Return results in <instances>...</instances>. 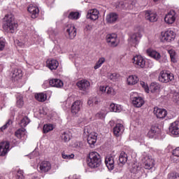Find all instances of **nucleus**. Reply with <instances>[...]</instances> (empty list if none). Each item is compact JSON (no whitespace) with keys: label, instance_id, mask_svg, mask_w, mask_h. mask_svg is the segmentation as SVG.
Instances as JSON below:
<instances>
[{"label":"nucleus","instance_id":"5701e85b","mask_svg":"<svg viewBox=\"0 0 179 179\" xmlns=\"http://www.w3.org/2000/svg\"><path fill=\"white\" fill-rule=\"evenodd\" d=\"M106 20L107 23L113 24L118 20V15L115 13H110L106 15Z\"/></svg>","mask_w":179,"mask_h":179},{"label":"nucleus","instance_id":"393cba45","mask_svg":"<svg viewBox=\"0 0 179 179\" xmlns=\"http://www.w3.org/2000/svg\"><path fill=\"white\" fill-rule=\"evenodd\" d=\"M23 76V73H22V70L19 69H15L11 72V78L13 80H19Z\"/></svg>","mask_w":179,"mask_h":179},{"label":"nucleus","instance_id":"473e14b6","mask_svg":"<svg viewBox=\"0 0 179 179\" xmlns=\"http://www.w3.org/2000/svg\"><path fill=\"white\" fill-rule=\"evenodd\" d=\"M61 138L64 142H69L72 138V134L69 131H64L62 134Z\"/></svg>","mask_w":179,"mask_h":179},{"label":"nucleus","instance_id":"8fccbe9b","mask_svg":"<svg viewBox=\"0 0 179 179\" xmlns=\"http://www.w3.org/2000/svg\"><path fill=\"white\" fill-rule=\"evenodd\" d=\"M169 179H179L178 173H171L168 175Z\"/></svg>","mask_w":179,"mask_h":179},{"label":"nucleus","instance_id":"b1692460","mask_svg":"<svg viewBox=\"0 0 179 179\" xmlns=\"http://www.w3.org/2000/svg\"><path fill=\"white\" fill-rule=\"evenodd\" d=\"M105 164L108 170H114V157L107 156L105 159Z\"/></svg>","mask_w":179,"mask_h":179},{"label":"nucleus","instance_id":"a18cd8bd","mask_svg":"<svg viewBox=\"0 0 179 179\" xmlns=\"http://www.w3.org/2000/svg\"><path fill=\"white\" fill-rule=\"evenodd\" d=\"M168 52L171 57V61L172 62H177V59H176V52L173 50H170Z\"/></svg>","mask_w":179,"mask_h":179},{"label":"nucleus","instance_id":"052dcab7","mask_svg":"<svg viewBox=\"0 0 179 179\" xmlns=\"http://www.w3.org/2000/svg\"><path fill=\"white\" fill-rule=\"evenodd\" d=\"M99 90H100V92H101L102 93H106V92H107V87L101 86V87H99Z\"/></svg>","mask_w":179,"mask_h":179},{"label":"nucleus","instance_id":"f3484780","mask_svg":"<svg viewBox=\"0 0 179 179\" xmlns=\"http://www.w3.org/2000/svg\"><path fill=\"white\" fill-rule=\"evenodd\" d=\"M124 131H125V127H124V125L120 123H117L113 128V134L115 136H117V138L124 134Z\"/></svg>","mask_w":179,"mask_h":179},{"label":"nucleus","instance_id":"2eb2a0df","mask_svg":"<svg viewBox=\"0 0 179 179\" xmlns=\"http://www.w3.org/2000/svg\"><path fill=\"white\" fill-rule=\"evenodd\" d=\"M46 66L50 69V71H56L58 66H59V63L57 59H48L46 61Z\"/></svg>","mask_w":179,"mask_h":179},{"label":"nucleus","instance_id":"7ed1b4c3","mask_svg":"<svg viewBox=\"0 0 179 179\" xmlns=\"http://www.w3.org/2000/svg\"><path fill=\"white\" fill-rule=\"evenodd\" d=\"M158 79L162 83H169L174 79V74L170 73V71H162Z\"/></svg>","mask_w":179,"mask_h":179},{"label":"nucleus","instance_id":"2f4dec72","mask_svg":"<svg viewBox=\"0 0 179 179\" xmlns=\"http://www.w3.org/2000/svg\"><path fill=\"white\" fill-rule=\"evenodd\" d=\"M119 162L120 164H125L128 162V155L125 152L122 151L119 156Z\"/></svg>","mask_w":179,"mask_h":179},{"label":"nucleus","instance_id":"4be33fe9","mask_svg":"<svg viewBox=\"0 0 179 179\" xmlns=\"http://www.w3.org/2000/svg\"><path fill=\"white\" fill-rule=\"evenodd\" d=\"M80 107H82V102L80 101H76L71 106V113L73 115H76L80 111Z\"/></svg>","mask_w":179,"mask_h":179},{"label":"nucleus","instance_id":"c85d7f7f","mask_svg":"<svg viewBox=\"0 0 179 179\" xmlns=\"http://www.w3.org/2000/svg\"><path fill=\"white\" fill-rule=\"evenodd\" d=\"M138 81H139V79L138 78V76H129L127 80V85H129L130 86L136 85Z\"/></svg>","mask_w":179,"mask_h":179},{"label":"nucleus","instance_id":"e2e57ef3","mask_svg":"<svg viewBox=\"0 0 179 179\" xmlns=\"http://www.w3.org/2000/svg\"><path fill=\"white\" fill-rule=\"evenodd\" d=\"M87 103L90 105V106H94V98L93 99H89L88 101H87Z\"/></svg>","mask_w":179,"mask_h":179},{"label":"nucleus","instance_id":"864d4df0","mask_svg":"<svg viewBox=\"0 0 179 179\" xmlns=\"http://www.w3.org/2000/svg\"><path fill=\"white\" fill-rule=\"evenodd\" d=\"M173 100L176 104H179V93L176 92L173 94Z\"/></svg>","mask_w":179,"mask_h":179},{"label":"nucleus","instance_id":"c756f323","mask_svg":"<svg viewBox=\"0 0 179 179\" xmlns=\"http://www.w3.org/2000/svg\"><path fill=\"white\" fill-rule=\"evenodd\" d=\"M151 93H159L160 92V84L157 83H152L150 85Z\"/></svg>","mask_w":179,"mask_h":179},{"label":"nucleus","instance_id":"6ab92c4d","mask_svg":"<svg viewBox=\"0 0 179 179\" xmlns=\"http://www.w3.org/2000/svg\"><path fill=\"white\" fill-rule=\"evenodd\" d=\"M28 12L31 14V17H32V19H36V17L38 16V13H40V10L38 9V7L30 4L28 7Z\"/></svg>","mask_w":179,"mask_h":179},{"label":"nucleus","instance_id":"aec40b11","mask_svg":"<svg viewBox=\"0 0 179 179\" xmlns=\"http://www.w3.org/2000/svg\"><path fill=\"white\" fill-rule=\"evenodd\" d=\"M154 114L156 115L157 118H166L167 116V110L155 107L154 108Z\"/></svg>","mask_w":179,"mask_h":179},{"label":"nucleus","instance_id":"0eeeda50","mask_svg":"<svg viewBox=\"0 0 179 179\" xmlns=\"http://www.w3.org/2000/svg\"><path fill=\"white\" fill-rule=\"evenodd\" d=\"M132 61L136 68L143 69L146 66V60L141 55L134 56Z\"/></svg>","mask_w":179,"mask_h":179},{"label":"nucleus","instance_id":"9b49d317","mask_svg":"<svg viewBox=\"0 0 179 179\" xmlns=\"http://www.w3.org/2000/svg\"><path fill=\"white\" fill-rule=\"evenodd\" d=\"M141 34L137 32L132 34L128 38V43L130 45H137L139 43V38H141Z\"/></svg>","mask_w":179,"mask_h":179},{"label":"nucleus","instance_id":"c9c22d12","mask_svg":"<svg viewBox=\"0 0 179 179\" xmlns=\"http://www.w3.org/2000/svg\"><path fill=\"white\" fill-rule=\"evenodd\" d=\"M157 129H159L157 126H152L150 131L148 133V136H149V138H153V136L156 135Z\"/></svg>","mask_w":179,"mask_h":179},{"label":"nucleus","instance_id":"e433bc0d","mask_svg":"<svg viewBox=\"0 0 179 179\" xmlns=\"http://www.w3.org/2000/svg\"><path fill=\"white\" fill-rule=\"evenodd\" d=\"M80 16L79 12H71L68 16L69 19L71 20H78Z\"/></svg>","mask_w":179,"mask_h":179},{"label":"nucleus","instance_id":"6e6552de","mask_svg":"<svg viewBox=\"0 0 179 179\" xmlns=\"http://www.w3.org/2000/svg\"><path fill=\"white\" fill-rule=\"evenodd\" d=\"M176 38V35L173 31H166L162 33L161 40L162 41H173Z\"/></svg>","mask_w":179,"mask_h":179},{"label":"nucleus","instance_id":"09e8293b","mask_svg":"<svg viewBox=\"0 0 179 179\" xmlns=\"http://www.w3.org/2000/svg\"><path fill=\"white\" fill-rule=\"evenodd\" d=\"M107 76L110 80H115L118 78V74L117 73H108Z\"/></svg>","mask_w":179,"mask_h":179},{"label":"nucleus","instance_id":"f704fd0d","mask_svg":"<svg viewBox=\"0 0 179 179\" xmlns=\"http://www.w3.org/2000/svg\"><path fill=\"white\" fill-rule=\"evenodd\" d=\"M110 110L113 113H121V110L122 109L121 108V106L115 103H111L110 105Z\"/></svg>","mask_w":179,"mask_h":179},{"label":"nucleus","instance_id":"72a5a7b5","mask_svg":"<svg viewBox=\"0 0 179 179\" xmlns=\"http://www.w3.org/2000/svg\"><path fill=\"white\" fill-rule=\"evenodd\" d=\"M35 99L38 101H41V103H43L47 100V94H45L44 93L36 94Z\"/></svg>","mask_w":179,"mask_h":179},{"label":"nucleus","instance_id":"6e6d98bb","mask_svg":"<svg viewBox=\"0 0 179 179\" xmlns=\"http://www.w3.org/2000/svg\"><path fill=\"white\" fill-rule=\"evenodd\" d=\"M5 49V39L0 38V51H3Z\"/></svg>","mask_w":179,"mask_h":179},{"label":"nucleus","instance_id":"39448f33","mask_svg":"<svg viewBox=\"0 0 179 179\" xmlns=\"http://www.w3.org/2000/svg\"><path fill=\"white\" fill-rule=\"evenodd\" d=\"M106 43L109 47L115 48V47H118L120 44V40H118V36L115 34H109L106 36Z\"/></svg>","mask_w":179,"mask_h":179},{"label":"nucleus","instance_id":"c03bdc74","mask_svg":"<svg viewBox=\"0 0 179 179\" xmlns=\"http://www.w3.org/2000/svg\"><path fill=\"white\" fill-rule=\"evenodd\" d=\"M115 90L114 88L110 87V86H106V94H109V96H115Z\"/></svg>","mask_w":179,"mask_h":179},{"label":"nucleus","instance_id":"1a4fd4ad","mask_svg":"<svg viewBox=\"0 0 179 179\" xmlns=\"http://www.w3.org/2000/svg\"><path fill=\"white\" fill-rule=\"evenodd\" d=\"M176 11L171 10L165 15L164 22L167 24H173L176 22Z\"/></svg>","mask_w":179,"mask_h":179},{"label":"nucleus","instance_id":"f03ea898","mask_svg":"<svg viewBox=\"0 0 179 179\" xmlns=\"http://www.w3.org/2000/svg\"><path fill=\"white\" fill-rule=\"evenodd\" d=\"M87 163L91 169H97L101 164V157L97 152H91L87 157Z\"/></svg>","mask_w":179,"mask_h":179},{"label":"nucleus","instance_id":"13d9d810","mask_svg":"<svg viewBox=\"0 0 179 179\" xmlns=\"http://www.w3.org/2000/svg\"><path fill=\"white\" fill-rule=\"evenodd\" d=\"M173 156H176V157H179V147L176 148L173 151Z\"/></svg>","mask_w":179,"mask_h":179},{"label":"nucleus","instance_id":"680f3d73","mask_svg":"<svg viewBox=\"0 0 179 179\" xmlns=\"http://www.w3.org/2000/svg\"><path fill=\"white\" fill-rule=\"evenodd\" d=\"M85 29H86V30H88L90 31L93 30V25L87 24V25H86Z\"/></svg>","mask_w":179,"mask_h":179},{"label":"nucleus","instance_id":"338daca9","mask_svg":"<svg viewBox=\"0 0 179 179\" xmlns=\"http://www.w3.org/2000/svg\"><path fill=\"white\" fill-rule=\"evenodd\" d=\"M0 179H2V176H0Z\"/></svg>","mask_w":179,"mask_h":179},{"label":"nucleus","instance_id":"58836bf2","mask_svg":"<svg viewBox=\"0 0 179 179\" xmlns=\"http://www.w3.org/2000/svg\"><path fill=\"white\" fill-rule=\"evenodd\" d=\"M71 146L78 149V150H80L83 149V143L82 141H74L72 143Z\"/></svg>","mask_w":179,"mask_h":179},{"label":"nucleus","instance_id":"49530a36","mask_svg":"<svg viewBox=\"0 0 179 179\" xmlns=\"http://www.w3.org/2000/svg\"><path fill=\"white\" fill-rule=\"evenodd\" d=\"M62 159H66V160H71V159H73V157H75V155L66 154L65 152H63L62 153Z\"/></svg>","mask_w":179,"mask_h":179},{"label":"nucleus","instance_id":"4d7b16f0","mask_svg":"<svg viewBox=\"0 0 179 179\" xmlns=\"http://www.w3.org/2000/svg\"><path fill=\"white\" fill-rule=\"evenodd\" d=\"M17 178L18 179H24V176L23 175L22 170H18L17 173Z\"/></svg>","mask_w":179,"mask_h":179},{"label":"nucleus","instance_id":"a211bd4d","mask_svg":"<svg viewBox=\"0 0 179 179\" xmlns=\"http://www.w3.org/2000/svg\"><path fill=\"white\" fill-rule=\"evenodd\" d=\"M99 12L97 9L94 8L89 10L87 13V19H90V20H97L99 19Z\"/></svg>","mask_w":179,"mask_h":179},{"label":"nucleus","instance_id":"bf43d9fd","mask_svg":"<svg viewBox=\"0 0 179 179\" xmlns=\"http://www.w3.org/2000/svg\"><path fill=\"white\" fill-rule=\"evenodd\" d=\"M16 44L18 45V47H21L22 48H24V43H23L20 41H16Z\"/></svg>","mask_w":179,"mask_h":179},{"label":"nucleus","instance_id":"f257e3e1","mask_svg":"<svg viewBox=\"0 0 179 179\" xmlns=\"http://www.w3.org/2000/svg\"><path fill=\"white\" fill-rule=\"evenodd\" d=\"M4 24L3 26L4 30L8 33H15V30L17 29V23L15 22V17L12 14L6 15L3 17Z\"/></svg>","mask_w":179,"mask_h":179},{"label":"nucleus","instance_id":"3c124183","mask_svg":"<svg viewBox=\"0 0 179 179\" xmlns=\"http://www.w3.org/2000/svg\"><path fill=\"white\" fill-rule=\"evenodd\" d=\"M11 124H12V120H9L3 126H2L0 128V131H1V132H3V131H5V129H6L8 127H9V125H11Z\"/></svg>","mask_w":179,"mask_h":179},{"label":"nucleus","instance_id":"a19ab883","mask_svg":"<svg viewBox=\"0 0 179 179\" xmlns=\"http://www.w3.org/2000/svg\"><path fill=\"white\" fill-rule=\"evenodd\" d=\"M28 124H30V119L25 116L21 120L20 125L22 128H24V127H27Z\"/></svg>","mask_w":179,"mask_h":179},{"label":"nucleus","instance_id":"f8f14e48","mask_svg":"<svg viewBox=\"0 0 179 179\" xmlns=\"http://www.w3.org/2000/svg\"><path fill=\"white\" fill-rule=\"evenodd\" d=\"M78 89L82 90L83 92H86L89 90V88L90 87V82H89L87 80H81L77 82L76 83Z\"/></svg>","mask_w":179,"mask_h":179},{"label":"nucleus","instance_id":"ddd939ff","mask_svg":"<svg viewBox=\"0 0 179 179\" xmlns=\"http://www.w3.org/2000/svg\"><path fill=\"white\" fill-rule=\"evenodd\" d=\"M10 144L8 141H3L0 143V156H6L9 152Z\"/></svg>","mask_w":179,"mask_h":179},{"label":"nucleus","instance_id":"603ef678","mask_svg":"<svg viewBox=\"0 0 179 179\" xmlns=\"http://www.w3.org/2000/svg\"><path fill=\"white\" fill-rule=\"evenodd\" d=\"M140 85L142 87L144 88L145 91L147 92V93L149 92V87L148 86L147 83L143 81H140Z\"/></svg>","mask_w":179,"mask_h":179},{"label":"nucleus","instance_id":"37998d69","mask_svg":"<svg viewBox=\"0 0 179 179\" xmlns=\"http://www.w3.org/2000/svg\"><path fill=\"white\" fill-rule=\"evenodd\" d=\"M24 128L19 129L15 132V136L18 138V139H21L22 136L24 134Z\"/></svg>","mask_w":179,"mask_h":179},{"label":"nucleus","instance_id":"bb28decb","mask_svg":"<svg viewBox=\"0 0 179 179\" xmlns=\"http://www.w3.org/2000/svg\"><path fill=\"white\" fill-rule=\"evenodd\" d=\"M147 54L149 55V57L154 58V59H156L157 61H159V59L162 57L160 53L153 49H148Z\"/></svg>","mask_w":179,"mask_h":179},{"label":"nucleus","instance_id":"69168bd1","mask_svg":"<svg viewBox=\"0 0 179 179\" xmlns=\"http://www.w3.org/2000/svg\"><path fill=\"white\" fill-rule=\"evenodd\" d=\"M154 1V2H158V1H159V0H153Z\"/></svg>","mask_w":179,"mask_h":179},{"label":"nucleus","instance_id":"ea45409f","mask_svg":"<svg viewBox=\"0 0 179 179\" xmlns=\"http://www.w3.org/2000/svg\"><path fill=\"white\" fill-rule=\"evenodd\" d=\"M104 62H106V58H99V60L96 62L95 66H94V69H99V68H101V65H103Z\"/></svg>","mask_w":179,"mask_h":179},{"label":"nucleus","instance_id":"20e7f679","mask_svg":"<svg viewBox=\"0 0 179 179\" xmlns=\"http://www.w3.org/2000/svg\"><path fill=\"white\" fill-rule=\"evenodd\" d=\"M142 162L145 170H151V169L155 167V159L152 158V156L148 155L146 154L143 155Z\"/></svg>","mask_w":179,"mask_h":179},{"label":"nucleus","instance_id":"dca6fc26","mask_svg":"<svg viewBox=\"0 0 179 179\" xmlns=\"http://www.w3.org/2000/svg\"><path fill=\"white\" fill-rule=\"evenodd\" d=\"M51 170V163L48 161H43L39 164V173H48Z\"/></svg>","mask_w":179,"mask_h":179},{"label":"nucleus","instance_id":"5fc2aeb1","mask_svg":"<svg viewBox=\"0 0 179 179\" xmlns=\"http://www.w3.org/2000/svg\"><path fill=\"white\" fill-rule=\"evenodd\" d=\"M119 6H120V8H122V9H130V8H129V6H128V4L127 3V1L120 2L119 3Z\"/></svg>","mask_w":179,"mask_h":179},{"label":"nucleus","instance_id":"4468645a","mask_svg":"<svg viewBox=\"0 0 179 179\" xmlns=\"http://www.w3.org/2000/svg\"><path fill=\"white\" fill-rule=\"evenodd\" d=\"M169 132L172 135L179 136V121L172 122L169 127Z\"/></svg>","mask_w":179,"mask_h":179},{"label":"nucleus","instance_id":"a878e982","mask_svg":"<svg viewBox=\"0 0 179 179\" xmlns=\"http://www.w3.org/2000/svg\"><path fill=\"white\" fill-rule=\"evenodd\" d=\"M49 83L50 86H52V87L61 88L64 87V83L62 82V80L57 78H53L50 80Z\"/></svg>","mask_w":179,"mask_h":179},{"label":"nucleus","instance_id":"de8ad7c7","mask_svg":"<svg viewBox=\"0 0 179 179\" xmlns=\"http://www.w3.org/2000/svg\"><path fill=\"white\" fill-rule=\"evenodd\" d=\"M95 117L99 120H103L106 118V112L104 110L99 111L96 114Z\"/></svg>","mask_w":179,"mask_h":179},{"label":"nucleus","instance_id":"7c9ffc66","mask_svg":"<svg viewBox=\"0 0 179 179\" xmlns=\"http://www.w3.org/2000/svg\"><path fill=\"white\" fill-rule=\"evenodd\" d=\"M131 173L141 176L142 174V167L139 164H134L131 169Z\"/></svg>","mask_w":179,"mask_h":179},{"label":"nucleus","instance_id":"412c9836","mask_svg":"<svg viewBox=\"0 0 179 179\" xmlns=\"http://www.w3.org/2000/svg\"><path fill=\"white\" fill-rule=\"evenodd\" d=\"M145 13L146 20H149V22L157 21V14H156V13L150 10H146Z\"/></svg>","mask_w":179,"mask_h":179},{"label":"nucleus","instance_id":"79ce46f5","mask_svg":"<svg viewBox=\"0 0 179 179\" xmlns=\"http://www.w3.org/2000/svg\"><path fill=\"white\" fill-rule=\"evenodd\" d=\"M54 129V125L52 124H45L43 126V134H48V132Z\"/></svg>","mask_w":179,"mask_h":179},{"label":"nucleus","instance_id":"0e129e2a","mask_svg":"<svg viewBox=\"0 0 179 179\" xmlns=\"http://www.w3.org/2000/svg\"><path fill=\"white\" fill-rule=\"evenodd\" d=\"M99 104V101L96 100V98H94V105Z\"/></svg>","mask_w":179,"mask_h":179},{"label":"nucleus","instance_id":"cd10ccee","mask_svg":"<svg viewBox=\"0 0 179 179\" xmlns=\"http://www.w3.org/2000/svg\"><path fill=\"white\" fill-rule=\"evenodd\" d=\"M87 142L90 145H94V143L97 142V134L94 132H92L90 134H89L87 137Z\"/></svg>","mask_w":179,"mask_h":179},{"label":"nucleus","instance_id":"4c0bfd02","mask_svg":"<svg viewBox=\"0 0 179 179\" xmlns=\"http://www.w3.org/2000/svg\"><path fill=\"white\" fill-rule=\"evenodd\" d=\"M16 106L18 108H22L23 106H24V101H23V96L19 95L17 96V102Z\"/></svg>","mask_w":179,"mask_h":179},{"label":"nucleus","instance_id":"423d86ee","mask_svg":"<svg viewBox=\"0 0 179 179\" xmlns=\"http://www.w3.org/2000/svg\"><path fill=\"white\" fill-rule=\"evenodd\" d=\"M130 97L133 105L137 108L142 107V106L145 104V100H143V98L138 96L137 93L133 92L131 94Z\"/></svg>","mask_w":179,"mask_h":179},{"label":"nucleus","instance_id":"9d476101","mask_svg":"<svg viewBox=\"0 0 179 179\" xmlns=\"http://www.w3.org/2000/svg\"><path fill=\"white\" fill-rule=\"evenodd\" d=\"M66 34L70 40H73L76 37V28H75V26L72 24L67 26Z\"/></svg>","mask_w":179,"mask_h":179}]
</instances>
